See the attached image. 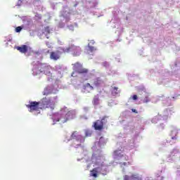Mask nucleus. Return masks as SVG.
Wrapping results in <instances>:
<instances>
[{"label": "nucleus", "mask_w": 180, "mask_h": 180, "mask_svg": "<svg viewBox=\"0 0 180 180\" xmlns=\"http://www.w3.org/2000/svg\"><path fill=\"white\" fill-rule=\"evenodd\" d=\"M39 105L41 110H46V109L54 110V109H56V103L53 101V98L50 97L41 98L39 101Z\"/></svg>", "instance_id": "obj_1"}, {"label": "nucleus", "mask_w": 180, "mask_h": 180, "mask_svg": "<svg viewBox=\"0 0 180 180\" xmlns=\"http://www.w3.org/2000/svg\"><path fill=\"white\" fill-rule=\"evenodd\" d=\"M70 51L69 49H65L64 47H59L58 50L56 51L51 52L50 54V58L51 60H53L54 61H57V60H60V58L61 57V54L63 53H68Z\"/></svg>", "instance_id": "obj_2"}, {"label": "nucleus", "mask_w": 180, "mask_h": 180, "mask_svg": "<svg viewBox=\"0 0 180 180\" xmlns=\"http://www.w3.org/2000/svg\"><path fill=\"white\" fill-rule=\"evenodd\" d=\"M26 108L29 109V112L33 113V112H37V115H40V101H30L29 104L26 105Z\"/></svg>", "instance_id": "obj_3"}, {"label": "nucleus", "mask_w": 180, "mask_h": 180, "mask_svg": "<svg viewBox=\"0 0 180 180\" xmlns=\"http://www.w3.org/2000/svg\"><path fill=\"white\" fill-rule=\"evenodd\" d=\"M108 123V116H104L101 120H97L94 122L93 127L99 131L105 129V124Z\"/></svg>", "instance_id": "obj_4"}, {"label": "nucleus", "mask_w": 180, "mask_h": 180, "mask_svg": "<svg viewBox=\"0 0 180 180\" xmlns=\"http://www.w3.org/2000/svg\"><path fill=\"white\" fill-rule=\"evenodd\" d=\"M73 70L74 71H75V72H77L78 74H88V72H89V70L84 68V66H82V64L79 62L73 65Z\"/></svg>", "instance_id": "obj_5"}, {"label": "nucleus", "mask_w": 180, "mask_h": 180, "mask_svg": "<svg viewBox=\"0 0 180 180\" xmlns=\"http://www.w3.org/2000/svg\"><path fill=\"white\" fill-rule=\"evenodd\" d=\"M65 49H69L68 53L71 51L74 57H78V56H81V52L82 51V50L81 49V47L75 45H71L70 46Z\"/></svg>", "instance_id": "obj_6"}, {"label": "nucleus", "mask_w": 180, "mask_h": 180, "mask_svg": "<svg viewBox=\"0 0 180 180\" xmlns=\"http://www.w3.org/2000/svg\"><path fill=\"white\" fill-rule=\"evenodd\" d=\"M70 140H76V141H79L80 143L85 141L82 135H81L77 131H72L70 139H67L66 141L68 142Z\"/></svg>", "instance_id": "obj_7"}, {"label": "nucleus", "mask_w": 180, "mask_h": 180, "mask_svg": "<svg viewBox=\"0 0 180 180\" xmlns=\"http://www.w3.org/2000/svg\"><path fill=\"white\" fill-rule=\"evenodd\" d=\"M103 163L101 164V167H95L90 172V176H93L94 178H98V174H99V169L103 167Z\"/></svg>", "instance_id": "obj_8"}, {"label": "nucleus", "mask_w": 180, "mask_h": 180, "mask_svg": "<svg viewBox=\"0 0 180 180\" xmlns=\"http://www.w3.org/2000/svg\"><path fill=\"white\" fill-rule=\"evenodd\" d=\"M42 68H44V74H45L46 75H49V74H51V72H50V70L51 69V65H47V64L46 65H42Z\"/></svg>", "instance_id": "obj_9"}, {"label": "nucleus", "mask_w": 180, "mask_h": 180, "mask_svg": "<svg viewBox=\"0 0 180 180\" xmlns=\"http://www.w3.org/2000/svg\"><path fill=\"white\" fill-rule=\"evenodd\" d=\"M43 65H46V63H40L37 68L34 69L35 70V72H37V74H41V72H44V68H43Z\"/></svg>", "instance_id": "obj_10"}, {"label": "nucleus", "mask_w": 180, "mask_h": 180, "mask_svg": "<svg viewBox=\"0 0 180 180\" xmlns=\"http://www.w3.org/2000/svg\"><path fill=\"white\" fill-rule=\"evenodd\" d=\"M17 50L20 51V53H27V46L26 45H22L21 46H17Z\"/></svg>", "instance_id": "obj_11"}, {"label": "nucleus", "mask_w": 180, "mask_h": 180, "mask_svg": "<svg viewBox=\"0 0 180 180\" xmlns=\"http://www.w3.org/2000/svg\"><path fill=\"white\" fill-rule=\"evenodd\" d=\"M103 83V81L101 79V77H97L94 82V84L95 85V86H100V85H102Z\"/></svg>", "instance_id": "obj_12"}, {"label": "nucleus", "mask_w": 180, "mask_h": 180, "mask_svg": "<svg viewBox=\"0 0 180 180\" xmlns=\"http://www.w3.org/2000/svg\"><path fill=\"white\" fill-rule=\"evenodd\" d=\"M83 88L84 91H88V89H89L90 91H94V86H92V85H91V84L89 83H86V84H84L83 86Z\"/></svg>", "instance_id": "obj_13"}, {"label": "nucleus", "mask_w": 180, "mask_h": 180, "mask_svg": "<svg viewBox=\"0 0 180 180\" xmlns=\"http://www.w3.org/2000/svg\"><path fill=\"white\" fill-rule=\"evenodd\" d=\"M94 105H99V97L95 96L93 101Z\"/></svg>", "instance_id": "obj_14"}, {"label": "nucleus", "mask_w": 180, "mask_h": 180, "mask_svg": "<svg viewBox=\"0 0 180 180\" xmlns=\"http://www.w3.org/2000/svg\"><path fill=\"white\" fill-rule=\"evenodd\" d=\"M112 94H113V95H117V94H119V88H117V87H113L112 88Z\"/></svg>", "instance_id": "obj_15"}, {"label": "nucleus", "mask_w": 180, "mask_h": 180, "mask_svg": "<svg viewBox=\"0 0 180 180\" xmlns=\"http://www.w3.org/2000/svg\"><path fill=\"white\" fill-rule=\"evenodd\" d=\"M88 47H89V51L91 53H93V51H96V48L95 46H89Z\"/></svg>", "instance_id": "obj_16"}, {"label": "nucleus", "mask_w": 180, "mask_h": 180, "mask_svg": "<svg viewBox=\"0 0 180 180\" xmlns=\"http://www.w3.org/2000/svg\"><path fill=\"white\" fill-rule=\"evenodd\" d=\"M92 136V132L91 131H85V137H91Z\"/></svg>", "instance_id": "obj_17"}, {"label": "nucleus", "mask_w": 180, "mask_h": 180, "mask_svg": "<svg viewBox=\"0 0 180 180\" xmlns=\"http://www.w3.org/2000/svg\"><path fill=\"white\" fill-rule=\"evenodd\" d=\"M22 31V27L19 26L15 28L16 33H20Z\"/></svg>", "instance_id": "obj_18"}, {"label": "nucleus", "mask_w": 180, "mask_h": 180, "mask_svg": "<svg viewBox=\"0 0 180 180\" xmlns=\"http://www.w3.org/2000/svg\"><path fill=\"white\" fill-rule=\"evenodd\" d=\"M148 102H150V98L148 97H146L144 101H143V103H148Z\"/></svg>", "instance_id": "obj_19"}, {"label": "nucleus", "mask_w": 180, "mask_h": 180, "mask_svg": "<svg viewBox=\"0 0 180 180\" xmlns=\"http://www.w3.org/2000/svg\"><path fill=\"white\" fill-rule=\"evenodd\" d=\"M45 32L48 34H50V28L49 27H45Z\"/></svg>", "instance_id": "obj_20"}, {"label": "nucleus", "mask_w": 180, "mask_h": 180, "mask_svg": "<svg viewBox=\"0 0 180 180\" xmlns=\"http://www.w3.org/2000/svg\"><path fill=\"white\" fill-rule=\"evenodd\" d=\"M94 44H95V41L91 40V41H89V43L88 44V46H94Z\"/></svg>", "instance_id": "obj_21"}, {"label": "nucleus", "mask_w": 180, "mask_h": 180, "mask_svg": "<svg viewBox=\"0 0 180 180\" xmlns=\"http://www.w3.org/2000/svg\"><path fill=\"white\" fill-rule=\"evenodd\" d=\"M132 99H133L134 101H137V99H138L137 95L134 94V95L132 96Z\"/></svg>", "instance_id": "obj_22"}, {"label": "nucleus", "mask_w": 180, "mask_h": 180, "mask_svg": "<svg viewBox=\"0 0 180 180\" xmlns=\"http://www.w3.org/2000/svg\"><path fill=\"white\" fill-rule=\"evenodd\" d=\"M131 112H133L134 113H139V112H137V110L134 108L131 109Z\"/></svg>", "instance_id": "obj_23"}, {"label": "nucleus", "mask_w": 180, "mask_h": 180, "mask_svg": "<svg viewBox=\"0 0 180 180\" xmlns=\"http://www.w3.org/2000/svg\"><path fill=\"white\" fill-rule=\"evenodd\" d=\"M106 172H107V170L105 169L104 171H103V172H101L102 175H106Z\"/></svg>", "instance_id": "obj_24"}, {"label": "nucleus", "mask_w": 180, "mask_h": 180, "mask_svg": "<svg viewBox=\"0 0 180 180\" xmlns=\"http://www.w3.org/2000/svg\"><path fill=\"white\" fill-rule=\"evenodd\" d=\"M70 115H71V112H68V113L66 114V117H68V116H70Z\"/></svg>", "instance_id": "obj_25"}, {"label": "nucleus", "mask_w": 180, "mask_h": 180, "mask_svg": "<svg viewBox=\"0 0 180 180\" xmlns=\"http://www.w3.org/2000/svg\"><path fill=\"white\" fill-rule=\"evenodd\" d=\"M35 54H37V56H39L40 52H39V51H36V52H35Z\"/></svg>", "instance_id": "obj_26"}, {"label": "nucleus", "mask_w": 180, "mask_h": 180, "mask_svg": "<svg viewBox=\"0 0 180 180\" xmlns=\"http://www.w3.org/2000/svg\"><path fill=\"white\" fill-rule=\"evenodd\" d=\"M68 120V118H66V120H64V121H62V122H63V123H65V122H67Z\"/></svg>", "instance_id": "obj_27"}, {"label": "nucleus", "mask_w": 180, "mask_h": 180, "mask_svg": "<svg viewBox=\"0 0 180 180\" xmlns=\"http://www.w3.org/2000/svg\"><path fill=\"white\" fill-rule=\"evenodd\" d=\"M18 4H22V0H18Z\"/></svg>", "instance_id": "obj_28"}, {"label": "nucleus", "mask_w": 180, "mask_h": 180, "mask_svg": "<svg viewBox=\"0 0 180 180\" xmlns=\"http://www.w3.org/2000/svg\"><path fill=\"white\" fill-rule=\"evenodd\" d=\"M77 146H78L79 147H81V144H78Z\"/></svg>", "instance_id": "obj_29"}, {"label": "nucleus", "mask_w": 180, "mask_h": 180, "mask_svg": "<svg viewBox=\"0 0 180 180\" xmlns=\"http://www.w3.org/2000/svg\"><path fill=\"white\" fill-rule=\"evenodd\" d=\"M123 165H126V162H124Z\"/></svg>", "instance_id": "obj_30"}]
</instances>
